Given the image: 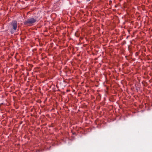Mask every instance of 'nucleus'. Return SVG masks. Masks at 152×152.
Here are the masks:
<instances>
[{
    "label": "nucleus",
    "mask_w": 152,
    "mask_h": 152,
    "mask_svg": "<svg viewBox=\"0 0 152 152\" xmlns=\"http://www.w3.org/2000/svg\"><path fill=\"white\" fill-rule=\"evenodd\" d=\"M12 25L13 27V29H11V32L12 33H13L16 31L17 27V23L16 21H14L12 23Z\"/></svg>",
    "instance_id": "nucleus-2"
},
{
    "label": "nucleus",
    "mask_w": 152,
    "mask_h": 152,
    "mask_svg": "<svg viewBox=\"0 0 152 152\" xmlns=\"http://www.w3.org/2000/svg\"><path fill=\"white\" fill-rule=\"evenodd\" d=\"M36 21V20L34 18H29L24 22V24L29 26L33 25Z\"/></svg>",
    "instance_id": "nucleus-1"
}]
</instances>
